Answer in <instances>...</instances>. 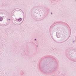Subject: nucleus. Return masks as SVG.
Returning a JSON list of instances; mask_svg holds the SVG:
<instances>
[{
  "label": "nucleus",
  "instance_id": "4",
  "mask_svg": "<svg viewBox=\"0 0 76 76\" xmlns=\"http://www.w3.org/2000/svg\"><path fill=\"white\" fill-rule=\"evenodd\" d=\"M73 42H75V41H73Z\"/></svg>",
  "mask_w": 76,
  "mask_h": 76
},
{
  "label": "nucleus",
  "instance_id": "3",
  "mask_svg": "<svg viewBox=\"0 0 76 76\" xmlns=\"http://www.w3.org/2000/svg\"><path fill=\"white\" fill-rule=\"evenodd\" d=\"M51 15H53V13H51Z\"/></svg>",
  "mask_w": 76,
  "mask_h": 76
},
{
  "label": "nucleus",
  "instance_id": "2",
  "mask_svg": "<svg viewBox=\"0 0 76 76\" xmlns=\"http://www.w3.org/2000/svg\"><path fill=\"white\" fill-rule=\"evenodd\" d=\"M3 20V18L2 17H1L0 18V21H2Z\"/></svg>",
  "mask_w": 76,
  "mask_h": 76
},
{
  "label": "nucleus",
  "instance_id": "6",
  "mask_svg": "<svg viewBox=\"0 0 76 76\" xmlns=\"http://www.w3.org/2000/svg\"><path fill=\"white\" fill-rule=\"evenodd\" d=\"M9 20H10V19H9Z\"/></svg>",
  "mask_w": 76,
  "mask_h": 76
},
{
  "label": "nucleus",
  "instance_id": "1",
  "mask_svg": "<svg viewBox=\"0 0 76 76\" xmlns=\"http://www.w3.org/2000/svg\"><path fill=\"white\" fill-rule=\"evenodd\" d=\"M21 20H22V18H21L18 19V22H20V21H21Z\"/></svg>",
  "mask_w": 76,
  "mask_h": 76
},
{
  "label": "nucleus",
  "instance_id": "7",
  "mask_svg": "<svg viewBox=\"0 0 76 76\" xmlns=\"http://www.w3.org/2000/svg\"><path fill=\"white\" fill-rule=\"evenodd\" d=\"M37 47H38V46H37Z\"/></svg>",
  "mask_w": 76,
  "mask_h": 76
},
{
  "label": "nucleus",
  "instance_id": "5",
  "mask_svg": "<svg viewBox=\"0 0 76 76\" xmlns=\"http://www.w3.org/2000/svg\"><path fill=\"white\" fill-rule=\"evenodd\" d=\"M35 41L36 40V39H35Z\"/></svg>",
  "mask_w": 76,
  "mask_h": 76
}]
</instances>
